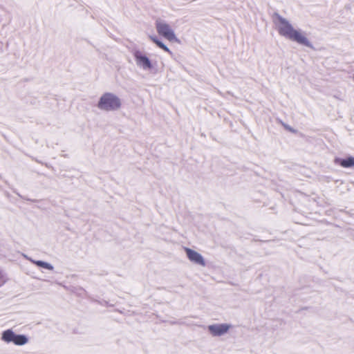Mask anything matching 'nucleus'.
<instances>
[{
  "label": "nucleus",
  "mask_w": 354,
  "mask_h": 354,
  "mask_svg": "<svg viewBox=\"0 0 354 354\" xmlns=\"http://www.w3.org/2000/svg\"><path fill=\"white\" fill-rule=\"evenodd\" d=\"M335 162L338 163L339 165H341L342 167H351L354 166V157H348L345 159H337Z\"/></svg>",
  "instance_id": "nucleus-8"
},
{
  "label": "nucleus",
  "mask_w": 354,
  "mask_h": 354,
  "mask_svg": "<svg viewBox=\"0 0 354 354\" xmlns=\"http://www.w3.org/2000/svg\"><path fill=\"white\" fill-rule=\"evenodd\" d=\"M120 99L110 93H104L98 102V107L106 111L118 109L120 107Z\"/></svg>",
  "instance_id": "nucleus-3"
},
{
  "label": "nucleus",
  "mask_w": 354,
  "mask_h": 354,
  "mask_svg": "<svg viewBox=\"0 0 354 354\" xmlns=\"http://www.w3.org/2000/svg\"><path fill=\"white\" fill-rule=\"evenodd\" d=\"M277 19V30L281 35L298 44L309 46V41L302 32L294 29L291 24L283 17L278 16Z\"/></svg>",
  "instance_id": "nucleus-1"
},
{
  "label": "nucleus",
  "mask_w": 354,
  "mask_h": 354,
  "mask_svg": "<svg viewBox=\"0 0 354 354\" xmlns=\"http://www.w3.org/2000/svg\"><path fill=\"white\" fill-rule=\"evenodd\" d=\"M32 262L37 266L47 270L52 271L54 269V267L52 264L46 261L32 260Z\"/></svg>",
  "instance_id": "nucleus-9"
},
{
  "label": "nucleus",
  "mask_w": 354,
  "mask_h": 354,
  "mask_svg": "<svg viewBox=\"0 0 354 354\" xmlns=\"http://www.w3.org/2000/svg\"><path fill=\"white\" fill-rule=\"evenodd\" d=\"M149 38L153 43H155L159 48L162 49L164 51H165L168 53H170V54L171 53L170 50L162 41H160L156 37L150 36Z\"/></svg>",
  "instance_id": "nucleus-10"
},
{
  "label": "nucleus",
  "mask_w": 354,
  "mask_h": 354,
  "mask_svg": "<svg viewBox=\"0 0 354 354\" xmlns=\"http://www.w3.org/2000/svg\"><path fill=\"white\" fill-rule=\"evenodd\" d=\"M156 28L158 33L159 35L163 37L166 39H167L169 41H178V39L176 37V35L171 28V26L161 21V20H157L156 21Z\"/></svg>",
  "instance_id": "nucleus-4"
},
{
  "label": "nucleus",
  "mask_w": 354,
  "mask_h": 354,
  "mask_svg": "<svg viewBox=\"0 0 354 354\" xmlns=\"http://www.w3.org/2000/svg\"><path fill=\"white\" fill-rule=\"evenodd\" d=\"M232 326L229 323H214L209 324L207 329L213 337H221L226 335L232 329Z\"/></svg>",
  "instance_id": "nucleus-5"
},
{
  "label": "nucleus",
  "mask_w": 354,
  "mask_h": 354,
  "mask_svg": "<svg viewBox=\"0 0 354 354\" xmlns=\"http://www.w3.org/2000/svg\"><path fill=\"white\" fill-rule=\"evenodd\" d=\"M185 252L187 258L191 263L202 268L206 266V261L200 252L190 248H185Z\"/></svg>",
  "instance_id": "nucleus-6"
},
{
  "label": "nucleus",
  "mask_w": 354,
  "mask_h": 354,
  "mask_svg": "<svg viewBox=\"0 0 354 354\" xmlns=\"http://www.w3.org/2000/svg\"><path fill=\"white\" fill-rule=\"evenodd\" d=\"M136 64L145 70H150L153 68V65L150 59L140 51L137 50L133 53Z\"/></svg>",
  "instance_id": "nucleus-7"
},
{
  "label": "nucleus",
  "mask_w": 354,
  "mask_h": 354,
  "mask_svg": "<svg viewBox=\"0 0 354 354\" xmlns=\"http://www.w3.org/2000/svg\"><path fill=\"white\" fill-rule=\"evenodd\" d=\"M1 339L6 344H12L17 346H22L29 342V338L24 334H18L12 329L3 330L1 335Z\"/></svg>",
  "instance_id": "nucleus-2"
}]
</instances>
